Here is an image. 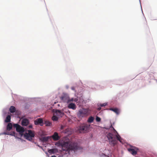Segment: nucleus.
<instances>
[{"label":"nucleus","mask_w":157,"mask_h":157,"mask_svg":"<svg viewBox=\"0 0 157 157\" xmlns=\"http://www.w3.org/2000/svg\"><path fill=\"white\" fill-rule=\"evenodd\" d=\"M45 124L46 126H50L51 125V123L48 121H45Z\"/></svg>","instance_id":"412c9836"},{"label":"nucleus","mask_w":157,"mask_h":157,"mask_svg":"<svg viewBox=\"0 0 157 157\" xmlns=\"http://www.w3.org/2000/svg\"><path fill=\"white\" fill-rule=\"evenodd\" d=\"M96 120L97 122H100L101 121V119L100 117L98 116H96Z\"/></svg>","instance_id":"5701e85b"},{"label":"nucleus","mask_w":157,"mask_h":157,"mask_svg":"<svg viewBox=\"0 0 157 157\" xmlns=\"http://www.w3.org/2000/svg\"><path fill=\"white\" fill-rule=\"evenodd\" d=\"M11 117L10 115H8L6 117L5 120L6 122H9L10 121Z\"/></svg>","instance_id":"a211bd4d"},{"label":"nucleus","mask_w":157,"mask_h":157,"mask_svg":"<svg viewBox=\"0 0 157 157\" xmlns=\"http://www.w3.org/2000/svg\"><path fill=\"white\" fill-rule=\"evenodd\" d=\"M54 115H56L59 117H62L64 115V113L62 110L56 109L55 111H54Z\"/></svg>","instance_id":"1a4fd4ad"},{"label":"nucleus","mask_w":157,"mask_h":157,"mask_svg":"<svg viewBox=\"0 0 157 157\" xmlns=\"http://www.w3.org/2000/svg\"><path fill=\"white\" fill-rule=\"evenodd\" d=\"M90 125L85 124H81L78 128V130L80 133L86 132L87 130Z\"/></svg>","instance_id":"39448f33"},{"label":"nucleus","mask_w":157,"mask_h":157,"mask_svg":"<svg viewBox=\"0 0 157 157\" xmlns=\"http://www.w3.org/2000/svg\"><path fill=\"white\" fill-rule=\"evenodd\" d=\"M89 109L82 108L79 110L77 113V116L79 118H82L86 117L89 113Z\"/></svg>","instance_id":"7ed1b4c3"},{"label":"nucleus","mask_w":157,"mask_h":157,"mask_svg":"<svg viewBox=\"0 0 157 157\" xmlns=\"http://www.w3.org/2000/svg\"><path fill=\"white\" fill-rule=\"evenodd\" d=\"M68 107L69 109H71L75 110L76 109V106L75 104L73 103H71L68 105Z\"/></svg>","instance_id":"4468645a"},{"label":"nucleus","mask_w":157,"mask_h":157,"mask_svg":"<svg viewBox=\"0 0 157 157\" xmlns=\"http://www.w3.org/2000/svg\"><path fill=\"white\" fill-rule=\"evenodd\" d=\"M110 110H111L113 111L114 112H115L116 114H119V109L117 108H111L109 109Z\"/></svg>","instance_id":"2eb2a0df"},{"label":"nucleus","mask_w":157,"mask_h":157,"mask_svg":"<svg viewBox=\"0 0 157 157\" xmlns=\"http://www.w3.org/2000/svg\"><path fill=\"white\" fill-rule=\"evenodd\" d=\"M28 133H25L24 134V137L27 139L31 141L32 140V138L35 136L34 132L31 130H28Z\"/></svg>","instance_id":"20e7f679"},{"label":"nucleus","mask_w":157,"mask_h":157,"mask_svg":"<svg viewBox=\"0 0 157 157\" xmlns=\"http://www.w3.org/2000/svg\"><path fill=\"white\" fill-rule=\"evenodd\" d=\"M29 121L27 119H23L21 122V124L22 126H26L29 124Z\"/></svg>","instance_id":"f8f14e48"},{"label":"nucleus","mask_w":157,"mask_h":157,"mask_svg":"<svg viewBox=\"0 0 157 157\" xmlns=\"http://www.w3.org/2000/svg\"><path fill=\"white\" fill-rule=\"evenodd\" d=\"M128 150L133 155H135L137 154V152L139 150V149L136 147H133V148H128Z\"/></svg>","instance_id":"6e6552de"},{"label":"nucleus","mask_w":157,"mask_h":157,"mask_svg":"<svg viewBox=\"0 0 157 157\" xmlns=\"http://www.w3.org/2000/svg\"><path fill=\"white\" fill-rule=\"evenodd\" d=\"M107 105V104L106 103H104L103 104H100V106L101 107L105 106Z\"/></svg>","instance_id":"b1692460"},{"label":"nucleus","mask_w":157,"mask_h":157,"mask_svg":"<svg viewBox=\"0 0 157 157\" xmlns=\"http://www.w3.org/2000/svg\"><path fill=\"white\" fill-rule=\"evenodd\" d=\"M114 134L109 132L106 136L109 141V144L112 146H114L117 143V140L122 142V138L119 135L117 131L114 129Z\"/></svg>","instance_id":"f03ea898"},{"label":"nucleus","mask_w":157,"mask_h":157,"mask_svg":"<svg viewBox=\"0 0 157 157\" xmlns=\"http://www.w3.org/2000/svg\"><path fill=\"white\" fill-rule=\"evenodd\" d=\"M94 120V118L93 117H92V116H91V117H90L88 120H87V121L89 122V123H92V122H93Z\"/></svg>","instance_id":"6ab92c4d"},{"label":"nucleus","mask_w":157,"mask_h":157,"mask_svg":"<svg viewBox=\"0 0 157 157\" xmlns=\"http://www.w3.org/2000/svg\"><path fill=\"white\" fill-rule=\"evenodd\" d=\"M15 134V132H13V134Z\"/></svg>","instance_id":"2f4dec72"},{"label":"nucleus","mask_w":157,"mask_h":157,"mask_svg":"<svg viewBox=\"0 0 157 157\" xmlns=\"http://www.w3.org/2000/svg\"><path fill=\"white\" fill-rule=\"evenodd\" d=\"M12 125L11 123H9L7 126V130L8 131L10 130L12 128Z\"/></svg>","instance_id":"f3484780"},{"label":"nucleus","mask_w":157,"mask_h":157,"mask_svg":"<svg viewBox=\"0 0 157 157\" xmlns=\"http://www.w3.org/2000/svg\"><path fill=\"white\" fill-rule=\"evenodd\" d=\"M48 151L50 154H55L58 152V150L57 148H54L52 149H49Z\"/></svg>","instance_id":"ddd939ff"},{"label":"nucleus","mask_w":157,"mask_h":157,"mask_svg":"<svg viewBox=\"0 0 157 157\" xmlns=\"http://www.w3.org/2000/svg\"><path fill=\"white\" fill-rule=\"evenodd\" d=\"M71 89L73 90H75V88H74V87H71Z\"/></svg>","instance_id":"c85d7f7f"},{"label":"nucleus","mask_w":157,"mask_h":157,"mask_svg":"<svg viewBox=\"0 0 157 157\" xmlns=\"http://www.w3.org/2000/svg\"><path fill=\"white\" fill-rule=\"evenodd\" d=\"M52 137L54 141L58 140L60 138V137L59 136L58 133L56 132H55L54 133Z\"/></svg>","instance_id":"9b49d317"},{"label":"nucleus","mask_w":157,"mask_h":157,"mask_svg":"<svg viewBox=\"0 0 157 157\" xmlns=\"http://www.w3.org/2000/svg\"><path fill=\"white\" fill-rule=\"evenodd\" d=\"M14 128H16V131L19 133L21 135H22L24 132V129L19 124H14L13 125Z\"/></svg>","instance_id":"423d86ee"},{"label":"nucleus","mask_w":157,"mask_h":157,"mask_svg":"<svg viewBox=\"0 0 157 157\" xmlns=\"http://www.w3.org/2000/svg\"><path fill=\"white\" fill-rule=\"evenodd\" d=\"M63 126H61V129H63Z\"/></svg>","instance_id":"7c9ffc66"},{"label":"nucleus","mask_w":157,"mask_h":157,"mask_svg":"<svg viewBox=\"0 0 157 157\" xmlns=\"http://www.w3.org/2000/svg\"><path fill=\"white\" fill-rule=\"evenodd\" d=\"M4 134H5V135H10V134H9V133H8V132H5L4 133ZM10 135H12V136L13 135V134H11Z\"/></svg>","instance_id":"a878e982"},{"label":"nucleus","mask_w":157,"mask_h":157,"mask_svg":"<svg viewBox=\"0 0 157 157\" xmlns=\"http://www.w3.org/2000/svg\"><path fill=\"white\" fill-rule=\"evenodd\" d=\"M51 157H56V156L53 155L51 156Z\"/></svg>","instance_id":"c756f323"},{"label":"nucleus","mask_w":157,"mask_h":157,"mask_svg":"<svg viewBox=\"0 0 157 157\" xmlns=\"http://www.w3.org/2000/svg\"><path fill=\"white\" fill-rule=\"evenodd\" d=\"M53 116L52 117V120L54 121H56L58 120V118L56 116V115H54V113Z\"/></svg>","instance_id":"aec40b11"},{"label":"nucleus","mask_w":157,"mask_h":157,"mask_svg":"<svg viewBox=\"0 0 157 157\" xmlns=\"http://www.w3.org/2000/svg\"><path fill=\"white\" fill-rule=\"evenodd\" d=\"M28 127H29V128H33V126H32V124L28 126Z\"/></svg>","instance_id":"393cba45"},{"label":"nucleus","mask_w":157,"mask_h":157,"mask_svg":"<svg viewBox=\"0 0 157 157\" xmlns=\"http://www.w3.org/2000/svg\"><path fill=\"white\" fill-rule=\"evenodd\" d=\"M49 139V137H44L42 138V141L44 142H46L48 141Z\"/></svg>","instance_id":"4be33fe9"},{"label":"nucleus","mask_w":157,"mask_h":157,"mask_svg":"<svg viewBox=\"0 0 157 157\" xmlns=\"http://www.w3.org/2000/svg\"><path fill=\"white\" fill-rule=\"evenodd\" d=\"M101 109V107H99L97 109L98 110V111H100Z\"/></svg>","instance_id":"bb28decb"},{"label":"nucleus","mask_w":157,"mask_h":157,"mask_svg":"<svg viewBox=\"0 0 157 157\" xmlns=\"http://www.w3.org/2000/svg\"><path fill=\"white\" fill-rule=\"evenodd\" d=\"M34 124L35 125L40 124L41 126L43 125V120L42 118H37L34 121Z\"/></svg>","instance_id":"9d476101"},{"label":"nucleus","mask_w":157,"mask_h":157,"mask_svg":"<svg viewBox=\"0 0 157 157\" xmlns=\"http://www.w3.org/2000/svg\"><path fill=\"white\" fill-rule=\"evenodd\" d=\"M78 101V99L75 98L74 99V100H73V101Z\"/></svg>","instance_id":"cd10ccee"},{"label":"nucleus","mask_w":157,"mask_h":157,"mask_svg":"<svg viewBox=\"0 0 157 157\" xmlns=\"http://www.w3.org/2000/svg\"><path fill=\"white\" fill-rule=\"evenodd\" d=\"M55 145L58 147L61 146L62 150L69 152L70 151H75L80 150L82 147L78 145L77 143L71 142L69 140L63 142H57Z\"/></svg>","instance_id":"f257e3e1"},{"label":"nucleus","mask_w":157,"mask_h":157,"mask_svg":"<svg viewBox=\"0 0 157 157\" xmlns=\"http://www.w3.org/2000/svg\"><path fill=\"white\" fill-rule=\"evenodd\" d=\"M16 109L15 107L13 106H10V111L11 113H13L15 112Z\"/></svg>","instance_id":"dca6fc26"},{"label":"nucleus","mask_w":157,"mask_h":157,"mask_svg":"<svg viewBox=\"0 0 157 157\" xmlns=\"http://www.w3.org/2000/svg\"><path fill=\"white\" fill-rule=\"evenodd\" d=\"M60 99L64 102H67L68 103L70 101H73V99L72 98L69 99L68 95L66 94H64L60 97Z\"/></svg>","instance_id":"0eeeda50"}]
</instances>
